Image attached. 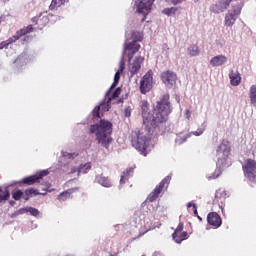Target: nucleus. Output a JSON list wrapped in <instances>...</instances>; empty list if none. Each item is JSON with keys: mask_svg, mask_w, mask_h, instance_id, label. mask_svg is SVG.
Returning a JSON list of instances; mask_svg holds the SVG:
<instances>
[{"mask_svg": "<svg viewBox=\"0 0 256 256\" xmlns=\"http://www.w3.org/2000/svg\"><path fill=\"white\" fill-rule=\"evenodd\" d=\"M133 168H128L126 171L123 172L120 178L121 185H125L127 181H129V177H133Z\"/></svg>", "mask_w": 256, "mask_h": 256, "instance_id": "b1692460", "label": "nucleus"}, {"mask_svg": "<svg viewBox=\"0 0 256 256\" xmlns=\"http://www.w3.org/2000/svg\"><path fill=\"white\" fill-rule=\"evenodd\" d=\"M249 98L254 107H256V85L250 87Z\"/></svg>", "mask_w": 256, "mask_h": 256, "instance_id": "c756f323", "label": "nucleus"}, {"mask_svg": "<svg viewBox=\"0 0 256 256\" xmlns=\"http://www.w3.org/2000/svg\"><path fill=\"white\" fill-rule=\"evenodd\" d=\"M149 231H151V228L146 229L144 232H140L138 237H143V235H145V233H149Z\"/></svg>", "mask_w": 256, "mask_h": 256, "instance_id": "c03bdc74", "label": "nucleus"}, {"mask_svg": "<svg viewBox=\"0 0 256 256\" xmlns=\"http://www.w3.org/2000/svg\"><path fill=\"white\" fill-rule=\"evenodd\" d=\"M244 177L250 181V183H256V160L248 158L242 166Z\"/></svg>", "mask_w": 256, "mask_h": 256, "instance_id": "0eeeda50", "label": "nucleus"}, {"mask_svg": "<svg viewBox=\"0 0 256 256\" xmlns=\"http://www.w3.org/2000/svg\"><path fill=\"white\" fill-rule=\"evenodd\" d=\"M23 197H24L23 191L21 190L12 191V199H14V201H20L21 198L23 199Z\"/></svg>", "mask_w": 256, "mask_h": 256, "instance_id": "2f4dec72", "label": "nucleus"}, {"mask_svg": "<svg viewBox=\"0 0 256 256\" xmlns=\"http://www.w3.org/2000/svg\"><path fill=\"white\" fill-rule=\"evenodd\" d=\"M11 194L9 193V189H5L3 192H0V203L1 201H7Z\"/></svg>", "mask_w": 256, "mask_h": 256, "instance_id": "72a5a7b5", "label": "nucleus"}, {"mask_svg": "<svg viewBox=\"0 0 256 256\" xmlns=\"http://www.w3.org/2000/svg\"><path fill=\"white\" fill-rule=\"evenodd\" d=\"M225 199H227V192L225 191V189L220 188L216 191L215 193V201H217V203H224Z\"/></svg>", "mask_w": 256, "mask_h": 256, "instance_id": "4be33fe9", "label": "nucleus"}, {"mask_svg": "<svg viewBox=\"0 0 256 256\" xmlns=\"http://www.w3.org/2000/svg\"><path fill=\"white\" fill-rule=\"evenodd\" d=\"M78 175H81V173L83 175H85V173H89V171H91V163H86V164H82L79 166L78 168Z\"/></svg>", "mask_w": 256, "mask_h": 256, "instance_id": "c85d7f7f", "label": "nucleus"}, {"mask_svg": "<svg viewBox=\"0 0 256 256\" xmlns=\"http://www.w3.org/2000/svg\"><path fill=\"white\" fill-rule=\"evenodd\" d=\"M199 53H201V51L199 50V46L191 45L188 47V55H190V57H197Z\"/></svg>", "mask_w": 256, "mask_h": 256, "instance_id": "cd10ccee", "label": "nucleus"}, {"mask_svg": "<svg viewBox=\"0 0 256 256\" xmlns=\"http://www.w3.org/2000/svg\"><path fill=\"white\" fill-rule=\"evenodd\" d=\"M90 133H95L96 141L107 149L111 141H113L110 136L113 133V124L108 120L102 119L99 124L90 126Z\"/></svg>", "mask_w": 256, "mask_h": 256, "instance_id": "f03ea898", "label": "nucleus"}, {"mask_svg": "<svg viewBox=\"0 0 256 256\" xmlns=\"http://www.w3.org/2000/svg\"><path fill=\"white\" fill-rule=\"evenodd\" d=\"M241 11H243V4L238 3L232 5L231 9L228 10L225 15L224 25L226 27H233L235 25V21H237V18L241 15Z\"/></svg>", "mask_w": 256, "mask_h": 256, "instance_id": "423d86ee", "label": "nucleus"}, {"mask_svg": "<svg viewBox=\"0 0 256 256\" xmlns=\"http://www.w3.org/2000/svg\"><path fill=\"white\" fill-rule=\"evenodd\" d=\"M71 173H77V168H73V169L71 170Z\"/></svg>", "mask_w": 256, "mask_h": 256, "instance_id": "49530a36", "label": "nucleus"}, {"mask_svg": "<svg viewBox=\"0 0 256 256\" xmlns=\"http://www.w3.org/2000/svg\"><path fill=\"white\" fill-rule=\"evenodd\" d=\"M221 173V168H217L208 179H217L218 177H221Z\"/></svg>", "mask_w": 256, "mask_h": 256, "instance_id": "e433bc0d", "label": "nucleus"}, {"mask_svg": "<svg viewBox=\"0 0 256 256\" xmlns=\"http://www.w3.org/2000/svg\"><path fill=\"white\" fill-rule=\"evenodd\" d=\"M119 79H121V72H116L114 75V82L110 86L109 90L106 92V97H109V95H111V91H113V89L117 87Z\"/></svg>", "mask_w": 256, "mask_h": 256, "instance_id": "a878e982", "label": "nucleus"}, {"mask_svg": "<svg viewBox=\"0 0 256 256\" xmlns=\"http://www.w3.org/2000/svg\"><path fill=\"white\" fill-rule=\"evenodd\" d=\"M125 117H131V106H128L124 109Z\"/></svg>", "mask_w": 256, "mask_h": 256, "instance_id": "ea45409f", "label": "nucleus"}, {"mask_svg": "<svg viewBox=\"0 0 256 256\" xmlns=\"http://www.w3.org/2000/svg\"><path fill=\"white\" fill-rule=\"evenodd\" d=\"M198 219H200V221H201V217L198 216Z\"/></svg>", "mask_w": 256, "mask_h": 256, "instance_id": "de8ad7c7", "label": "nucleus"}, {"mask_svg": "<svg viewBox=\"0 0 256 256\" xmlns=\"http://www.w3.org/2000/svg\"><path fill=\"white\" fill-rule=\"evenodd\" d=\"M187 207H188V209L191 208V207H193V209H194V215H197V204H193V203L189 202V203L187 204Z\"/></svg>", "mask_w": 256, "mask_h": 256, "instance_id": "a19ab883", "label": "nucleus"}, {"mask_svg": "<svg viewBox=\"0 0 256 256\" xmlns=\"http://www.w3.org/2000/svg\"><path fill=\"white\" fill-rule=\"evenodd\" d=\"M230 77V83L234 87H237V85H240L241 83V76L238 74V72L231 71L229 74Z\"/></svg>", "mask_w": 256, "mask_h": 256, "instance_id": "5701e85b", "label": "nucleus"}, {"mask_svg": "<svg viewBox=\"0 0 256 256\" xmlns=\"http://www.w3.org/2000/svg\"><path fill=\"white\" fill-rule=\"evenodd\" d=\"M153 87V70H148L140 80V93L147 95Z\"/></svg>", "mask_w": 256, "mask_h": 256, "instance_id": "1a4fd4ad", "label": "nucleus"}, {"mask_svg": "<svg viewBox=\"0 0 256 256\" xmlns=\"http://www.w3.org/2000/svg\"><path fill=\"white\" fill-rule=\"evenodd\" d=\"M153 3H155V0H136L135 7L137 9V13L147 15V13H149L153 8Z\"/></svg>", "mask_w": 256, "mask_h": 256, "instance_id": "ddd939ff", "label": "nucleus"}, {"mask_svg": "<svg viewBox=\"0 0 256 256\" xmlns=\"http://www.w3.org/2000/svg\"><path fill=\"white\" fill-rule=\"evenodd\" d=\"M33 195H45V193H40L39 190L37 189H33V188H29V189H26L24 191V196H23V199L24 201H29V199H31V197H33Z\"/></svg>", "mask_w": 256, "mask_h": 256, "instance_id": "412c9836", "label": "nucleus"}, {"mask_svg": "<svg viewBox=\"0 0 256 256\" xmlns=\"http://www.w3.org/2000/svg\"><path fill=\"white\" fill-rule=\"evenodd\" d=\"M125 71V58L122 57L119 63V73H123Z\"/></svg>", "mask_w": 256, "mask_h": 256, "instance_id": "58836bf2", "label": "nucleus"}, {"mask_svg": "<svg viewBox=\"0 0 256 256\" xmlns=\"http://www.w3.org/2000/svg\"><path fill=\"white\" fill-rule=\"evenodd\" d=\"M169 3H171L172 5H179V3H181V1L183 0H168Z\"/></svg>", "mask_w": 256, "mask_h": 256, "instance_id": "37998d69", "label": "nucleus"}, {"mask_svg": "<svg viewBox=\"0 0 256 256\" xmlns=\"http://www.w3.org/2000/svg\"><path fill=\"white\" fill-rule=\"evenodd\" d=\"M207 223L215 229H219V227L223 225V220L221 219V216L217 214V212H210L207 215Z\"/></svg>", "mask_w": 256, "mask_h": 256, "instance_id": "dca6fc26", "label": "nucleus"}, {"mask_svg": "<svg viewBox=\"0 0 256 256\" xmlns=\"http://www.w3.org/2000/svg\"><path fill=\"white\" fill-rule=\"evenodd\" d=\"M96 181L99 183V185H102V187H111V180H109L108 177H105L103 174L96 176Z\"/></svg>", "mask_w": 256, "mask_h": 256, "instance_id": "393cba45", "label": "nucleus"}, {"mask_svg": "<svg viewBox=\"0 0 256 256\" xmlns=\"http://www.w3.org/2000/svg\"><path fill=\"white\" fill-rule=\"evenodd\" d=\"M121 95V87H118L111 96H107V94H105V97L108 99V103H111V101L113 99H117V97H119Z\"/></svg>", "mask_w": 256, "mask_h": 256, "instance_id": "7c9ffc66", "label": "nucleus"}, {"mask_svg": "<svg viewBox=\"0 0 256 256\" xmlns=\"http://www.w3.org/2000/svg\"><path fill=\"white\" fill-rule=\"evenodd\" d=\"M171 181V178L169 176H166L160 183L157 185L153 192H151L148 196V201L150 203H153V201H156L159 195H161V192H163L167 187H169V182Z\"/></svg>", "mask_w": 256, "mask_h": 256, "instance_id": "9d476101", "label": "nucleus"}, {"mask_svg": "<svg viewBox=\"0 0 256 256\" xmlns=\"http://www.w3.org/2000/svg\"><path fill=\"white\" fill-rule=\"evenodd\" d=\"M47 175H49V170H42L35 175L23 178L18 182V185H35V183H39V180L47 177Z\"/></svg>", "mask_w": 256, "mask_h": 256, "instance_id": "9b49d317", "label": "nucleus"}, {"mask_svg": "<svg viewBox=\"0 0 256 256\" xmlns=\"http://www.w3.org/2000/svg\"><path fill=\"white\" fill-rule=\"evenodd\" d=\"M161 81L166 85V87H173L177 82V74L171 70H167L161 73Z\"/></svg>", "mask_w": 256, "mask_h": 256, "instance_id": "4468645a", "label": "nucleus"}, {"mask_svg": "<svg viewBox=\"0 0 256 256\" xmlns=\"http://www.w3.org/2000/svg\"><path fill=\"white\" fill-rule=\"evenodd\" d=\"M32 22L37 25V29L41 30L44 27H47L49 23H56L57 16L53 14L41 13L38 17L32 18Z\"/></svg>", "mask_w": 256, "mask_h": 256, "instance_id": "6e6552de", "label": "nucleus"}, {"mask_svg": "<svg viewBox=\"0 0 256 256\" xmlns=\"http://www.w3.org/2000/svg\"><path fill=\"white\" fill-rule=\"evenodd\" d=\"M61 5H65V0H52L50 9H57L58 7H61Z\"/></svg>", "mask_w": 256, "mask_h": 256, "instance_id": "473e14b6", "label": "nucleus"}, {"mask_svg": "<svg viewBox=\"0 0 256 256\" xmlns=\"http://www.w3.org/2000/svg\"><path fill=\"white\" fill-rule=\"evenodd\" d=\"M132 147H135L137 151L144 157H147V146L149 145V140L141 131L135 130L132 132Z\"/></svg>", "mask_w": 256, "mask_h": 256, "instance_id": "39448f33", "label": "nucleus"}, {"mask_svg": "<svg viewBox=\"0 0 256 256\" xmlns=\"http://www.w3.org/2000/svg\"><path fill=\"white\" fill-rule=\"evenodd\" d=\"M192 135L199 137L200 135H203V130L199 129L195 132H190L189 134H186L184 137H178L176 139V142L179 143V145H181L182 143H185V141H187L189 139V137H191Z\"/></svg>", "mask_w": 256, "mask_h": 256, "instance_id": "aec40b11", "label": "nucleus"}, {"mask_svg": "<svg viewBox=\"0 0 256 256\" xmlns=\"http://www.w3.org/2000/svg\"><path fill=\"white\" fill-rule=\"evenodd\" d=\"M9 45H13V42H11L10 38L7 39L6 41H2L0 43V51H1V49H7L9 47Z\"/></svg>", "mask_w": 256, "mask_h": 256, "instance_id": "f704fd0d", "label": "nucleus"}, {"mask_svg": "<svg viewBox=\"0 0 256 256\" xmlns=\"http://www.w3.org/2000/svg\"><path fill=\"white\" fill-rule=\"evenodd\" d=\"M143 123L147 127L151 125L154 129L159 127L161 123H165L171 113V102H169V94H164L161 100L154 108L153 114L149 113V102L142 100L141 105Z\"/></svg>", "mask_w": 256, "mask_h": 256, "instance_id": "f257e3e1", "label": "nucleus"}, {"mask_svg": "<svg viewBox=\"0 0 256 256\" xmlns=\"http://www.w3.org/2000/svg\"><path fill=\"white\" fill-rule=\"evenodd\" d=\"M231 155V142L227 139H223L220 145L216 149L217 165L223 167L227 165V160Z\"/></svg>", "mask_w": 256, "mask_h": 256, "instance_id": "20e7f679", "label": "nucleus"}, {"mask_svg": "<svg viewBox=\"0 0 256 256\" xmlns=\"http://www.w3.org/2000/svg\"><path fill=\"white\" fill-rule=\"evenodd\" d=\"M111 103H109V99L107 98V102H101L99 106H96L93 111L92 115L96 119H101V111L105 113L109 111Z\"/></svg>", "mask_w": 256, "mask_h": 256, "instance_id": "a211bd4d", "label": "nucleus"}, {"mask_svg": "<svg viewBox=\"0 0 256 256\" xmlns=\"http://www.w3.org/2000/svg\"><path fill=\"white\" fill-rule=\"evenodd\" d=\"M184 225L183 222H179L177 228L175 229L174 233L172 234V237L176 243H183L185 239H187V232H183Z\"/></svg>", "mask_w": 256, "mask_h": 256, "instance_id": "2eb2a0df", "label": "nucleus"}, {"mask_svg": "<svg viewBox=\"0 0 256 256\" xmlns=\"http://www.w3.org/2000/svg\"><path fill=\"white\" fill-rule=\"evenodd\" d=\"M186 118L191 119V110H186Z\"/></svg>", "mask_w": 256, "mask_h": 256, "instance_id": "a18cd8bd", "label": "nucleus"}, {"mask_svg": "<svg viewBox=\"0 0 256 256\" xmlns=\"http://www.w3.org/2000/svg\"><path fill=\"white\" fill-rule=\"evenodd\" d=\"M78 190V188H70L64 192H62L60 194V196L58 197V199L60 201H65V199H69V197H71V195H73V193H75Z\"/></svg>", "mask_w": 256, "mask_h": 256, "instance_id": "bb28decb", "label": "nucleus"}, {"mask_svg": "<svg viewBox=\"0 0 256 256\" xmlns=\"http://www.w3.org/2000/svg\"><path fill=\"white\" fill-rule=\"evenodd\" d=\"M177 11V8H165L162 13H164V15H171V13H175Z\"/></svg>", "mask_w": 256, "mask_h": 256, "instance_id": "4c0bfd02", "label": "nucleus"}, {"mask_svg": "<svg viewBox=\"0 0 256 256\" xmlns=\"http://www.w3.org/2000/svg\"><path fill=\"white\" fill-rule=\"evenodd\" d=\"M132 42H128L124 45V51H130L128 53V61H132L135 54L141 49L139 42L143 41V33L139 31H133L131 33Z\"/></svg>", "mask_w": 256, "mask_h": 256, "instance_id": "7ed1b4c3", "label": "nucleus"}, {"mask_svg": "<svg viewBox=\"0 0 256 256\" xmlns=\"http://www.w3.org/2000/svg\"><path fill=\"white\" fill-rule=\"evenodd\" d=\"M35 31V28H33V25H28L16 32V34L12 37H10V41L12 43H16L21 39V37H24V35H29V33H33Z\"/></svg>", "mask_w": 256, "mask_h": 256, "instance_id": "f3484780", "label": "nucleus"}, {"mask_svg": "<svg viewBox=\"0 0 256 256\" xmlns=\"http://www.w3.org/2000/svg\"><path fill=\"white\" fill-rule=\"evenodd\" d=\"M27 211H28V213H30V215H33V217L39 216V210L36 208L27 207Z\"/></svg>", "mask_w": 256, "mask_h": 256, "instance_id": "c9c22d12", "label": "nucleus"}, {"mask_svg": "<svg viewBox=\"0 0 256 256\" xmlns=\"http://www.w3.org/2000/svg\"><path fill=\"white\" fill-rule=\"evenodd\" d=\"M145 61V58L143 56H137L134 58L132 63L130 62L128 65V71L130 73V79L132 77H135L139 71H141V66L143 65V62Z\"/></svg>", "mask_w": 256, "mask_h": 256, "instance_id": "f8f14e48", "label": "nucleus"}, {"mask_svg": "<svg viewBox=\"0 0 256 256\" xmlns=\"http://www.w3.org/2000/svg\"><path fill=\"white\" fill-rule=\"evenodd\" d=\"M153 256H157V255H153Z\"/></svg>", "mask_w": 256, "mask_h": 256, "instance_id": "09e8293b", "label": "nucleus"}, {"mask_svg": "<svg viewBox=\"0 0 256 256\" xmlns=\"http://www.w3.org/2000/svg\"><path fill=\"white\" fill-rule=\"evenodd\" d=\"M23 213H28L27 208H20V209L16 212V215H23Z\"/></svg>", "mask_w": 256, "mask_h": 256, "instance_id": "79ce46f5", "label": "nucleus"}, {"mask_svg": "<svg viewBox=\"0 0 256 256\" xmlns=\"http://www.w3.org/2000/svg\"><path fill=\"white\" fill-rule=\"evenodd\" d=\"M225 63H227L225 55H217L210 60L212 67H221V65H225Z\"/></svg>", "mask_w": 256, "mask_h": 256, "instance_id": "6ab92c4d", "label": "nucleus"}]
</instances>
